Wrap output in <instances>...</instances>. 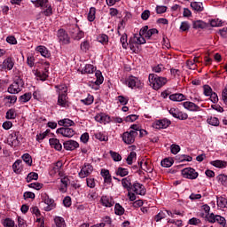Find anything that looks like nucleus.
Here are the masks:
<instances>
[{
	"mask_svg": "<svg viewBox=\"0 0 227 227\" xmlns=\"http://www.w3.org/2000/svg\"><path fill=\"white\" fill-rule=\"evenodd\" d=\"M149 82L153 90H160L168 82V78L160 77L155 74H149Z\"/></svg>",
	"mask_w": 227,
	"mask_h": 227,
	"instance_id": "nucleus-1",
	"label": "nucleus"
},
{
	"mask_svg": "<svg viewBox=\"0 0 227 227\" xmlns=\"http://www.w3.org/2000/svg\"><path fill=\"white\" fill-rule=\"evenodd\" d=\"M137 132L134 130L126 131L122 134V141L125 145H134Z\"/></svg>",
	"mask_w": 227,
	"mask_h": 227,
	"instance_id": "nucleus-2",
	"label": "nucleus"
},
{
	"mask_svg": "<svg viewBox=\"0 0 227 227\" xmlns=\"http://www.w3.org/2000/svg\"><path fill=\"white\" fill-rule=\"evenodd\" d=\"M182 175L184 178H188L189 180H196L198 178L199 174L196 172V169L192 168H186L182 170Z\"/></svg>",
	"mask_w": 227,
	"mask_h": 227,
	"instance_id": "nucleus-3",
	"label": "nucleus"
},
{
	"mask_svg": "<svg viewBox=\"0 0 227 227\" xmlns=\"http://www.w3.org/2000/svg\"><path fill=\"white\" fill-rule=\"evenodd\" d=\"M42 199L45 205H47V207H44L45 212H51V210H54V208H56V203H54V200L51 199L49 195L43 193L42 194Z\"/></svg>",
	"mask_w": 227,
	"mask_h": 227,
	"instance_id": "nucleus-4",
	"label": "nucleus"
},
{
	"mask_svg": "<svg viewBox=\"0 0 227 227\" xmlns=\"http://www.w3.org/2000/svg\"><path fill=\"white\" fill-rule=\"evenodd\" d=\"M58 38L59 43H61L62 45H68V43H70V36H68V34L63 28L59 29Z\"/></svg>",
	"mask_w": 227,
	"mask_h": 227,
	"instance_id": "nucleus-5",
	"label": "nucleus"
},
{
	"mask_svg": "<svg viewBox=\"0 0 227 227\" xmlns=\"http://www.w3.org/2000/svg\"><path fill=\"white\" fill-rule=\"evenodd\" d=\"M126 83L131 90H134V88H141V80L136 76H129L126 80Z\"/></svg>",
	"mask_w": 227,
	"mask_h": 227,
	"instance_id": "nucleus-6",
	"label": "nucleus"
},
{
	"mask_svg": "<svg viewBox=\"0 0 227 227\" xmlns=\"http://www.w3.org/2000/svg\"><path fill=\"white\" fill-rule=\"evenodd\" d=\"M57 134H60L63 137H74L75 130L72 128H59L57 129Z\"/></svg>",
	"mask_w": 227,
	"mask_h": 227,
	"instance_id": "nucleus-7",
	"label": "nucleus"
},
{
	"mask_svg": "<svg viewBox=\"0 0 227 227\" xmlns=\"http://www.w3.org/2000/svg\"><path fill=\"white\" fill-rule=\"evenodd\" d=\"M131 191L135 192V194H138L140 196H145L146 194V189L145 186L139 183H135L131 185Z\"/></svg>",
	"mask_w": 227,
	"mask_h": 227,
	"instance_id": "nucleus-8",
	"label": "nucleus"
},
{
	"mask_svg": "<svg viewBox=\"0 0 227 227\" xmlns=\"http://www.w3.org/2000/svg\"><path fill=\"white\" fill-rule=\"evenodd\" d=\"M93 173V166L91 164L84 165L81 171L79 172L80 178H86V176H90Z\"/></svg>",
	"mask_w": 227,
	"mask_h": 227,
	"instance_id": "nucleus-9",
	"label": "nucleus"
},
{
	"mask_svg": "<svg viewBox=\"0 0 227 227\" xmlns=\"http://www.w3.org/2000/svg\"><path fill=\"white\" fill-rule=\"evenodd\" d=\"M170 125H171V121H169L168 119H162V120L156 121L153 123V128L154 129H168V127H169Z\"/></svg>",
	"mask_w": 227,
	"mask_h": 227,
	"instance_id": "nucleus-10",
	"label": "nucleus"
},
{
	"mask_svg": "<svg viewBox=\"0 0 227 227\" xmlns=\"http://www.w3.org/2000/svg\"><path fill=\"white\" fill-rule=\"evenodd\" d=\"M63 146L65 150L73 152V150L79 148V143H77L75 140H67L63 143Z\"/></svg>",
	"mask_w": 227,
	"mask_h": 227,
	"instance_id": "nucleus-11",
	"label": "nucleus"
},
{
	"mask_svg": "<svg viewBox=\"0 0 227 227\" xmlns=\"http://www.w3.org/2000/svg\"><path fill=\"white\" fill-rule=\"evenodd\" d=\"M15 63L12 58H7L4 60L3 64L0 65L1 70H12Z\"/></svg>",
	"mask_w": 227,
	"mask_h": 227,
	"instance_id": "nucleus-12",
	"label": "nucleus"
},
{
	"mask_svg": "<svg viewBox=\"0 0 227 227\" xmlns=\"http://www.w3.org/2000/svg\"><path fill=\"white\" fill-rule=\"evenodd\" d=\"M95 120L98 123H104V125H106V123H109V121H111V117L104 113H101L95 116Z\"/></svg>",
	"mask_w": 227,
	"mask_h": 227,
	"instance_id": "nucleus-13",
	"label": "nucleus"
},
{
	"mask_svg": "<svg viewBox=\"0 0 227 227\" xmlns=\"http://www.w3.org/2000/svg\"><path fill=\"white\" fill-rule=\"evenodd\" d=\"M67 98V93L59 92L58 106H60V107H68V100Z\"/></svg>",
	"mask_w": 227,
	"mask_h": 227,
	"instance_id": "nucleus-14",
	"label": "nucleus"
},
{
	"mask_svg": "<svg viewBox=\"0 0 227 227\" xmlns=\"http://www.w3.org/2000/svg\"><path fill=\"white\" fill-rule=\"evenodd\" d=\"M49 143H50L51 148H54L55 150H58V152H61V150H63V145L59 142V139H58V138H50Z\"/></svg>",
	"mask_w": 227,
	"mask_h": 227,
	"instance_id": "nucleus-15",
	"label": "nucleus"
},
{
	"mask_svg": "<svg viewBox=\"0 0 227 227\" xmlns=\"http://www.w3.org/2000/svg\"><path fill=\"white\" fill-rule=\"evenodd\" d=\"M100 201L103 207H111L114 205V200L107 196H102Z\"/></svg>",
	"mask_w": 227,
	"mask_h": 227,
	"instance_id": "nucleus-16",
	"label": "nucleus"
},
{
	"mask_svg": "<svg viewBox=\"0 0 227 227\" xmlns=\"http://www.w3.org/2000/svg\"><path fill=\"white\" fill-rule=\"evenodd\" d=\"M183 106L184 109H187L188 111H200V107L198 106V105L191 101H186L183 103Z\"/></svg>",
	"mask_w": 227,
	"mask_h": 227,
	"instance_id": "nucleus-17",
	"label": "nucleus"
},
{
	"mask_svg": "<svg viewBox=\"0 0 227 227\" xmlns=\"http://www.w3.org/2000/svg\"><path fill=\"white\" fill-rule=\"evenodd\" d=\"M101 176H103L105 184H111V182H113V178L111 177L109 170L106 168L101 169Z\"/></svg>",
	"mask_w": 227,
	"mask_h": 227,
	"instance_id": "nucleus-18",
	"label": "nucleus"
},
{
	"mask_svg": "<svg viewBox=\"0 0 227 227\" xmlns=\"http://www.w3.org/2000/svg\"><path fill=\"white\" fill-rule=\"evenodd\" d=\"M122 187L124 189H127L128 192L132 191V183L130 180V176H127L125 178H122L121 180Z\"/></svg>",
	"mask_w": 227,
	"mask_h": 227,
	"instance_id": "nucleus-19",
	"label": "nucleus"
},
{
	"mask_svg": "<svg viewBox=\"0 0 227 227\" xmlns=\"http://www.w3.org/2000/svg\"><path fill=\"white\" fill-rule=\"evenodd\" d=\"M59 125H60V127H63V128H70V127H74V125H75V122H74V121L70 119H63L59 121Z\"/></svg>",
	"mask_w": 227,
	"mask_h": 227,
	"instance_id": "nucleus-20",
	"label": "nucleus"
},
{
	"mask_svg": "<svg viewBox=\"0 0 227 227\" xmlns=\"http://www.w3.org/2000/svg\"><path fill=\"white\" fill-rule=\"evenodd\" d=\"M8 93L11 95H17V93H20L22 91L20 87L17 86V83L12 82L7 89Z\"/></svg>",
	"mask_w": 227,
	"mask_h": 227,
	"instance_id": "nucleus-21",
	"label": "nucleus"
},
{
	"mask_svg": "<svg viewBox=\"0 0 227 227\" xmlns=\"http://www.w3.org/2000/svg\"><path fill=\"white\" fill-rule=\"evenodd\" d=\"M37 52H40L41 56L43 58H51V53L49 52V50L45 46H37L36 47Z\"/></svg>",
	"mask_w": 227,
	"mask_h": 227,
	"instance_id": "nucleus-22",
	"label": "nucleus"
},
{
	"mask_svg": "<svg viewBox=\"0 0 227 227\" xmlns=\"http://www.w3.org/2000/svg\"><path fill=\"white\" fill-rule=\"evenodd\" d=\"M169 98L173 102H182L183 100H185V96L184 94L176 93V94H171L169 96Z\"/></svg>",
	"mask_w": 227,
	"mask_h": 227,
	"instance_id": "nucleus-23",
	"label": "nucleus"
},
{
	"mask_svg": "<svg viewBox=\"0 0 227 227\" xmlns=\"http://www.w3.org/2000/svg\"><path fill=\"white\" fill-rule=\"evenodd\" d=\"M211 166H214L215 168H220L223 169V168H226L227 162L221 160H213L210 162Z\"/></svg>",
	"mask_w": 227,
	"mask_h": 227,
	"instance_id": "nucleus-24",
	"label": "nucleus"
},
{
	"mask_svg": "<svg viewBox=\"0 0 227 227\" xmlns=\"http://www.w3.org/2000/svg\"><path fill=\"white\" fill-rule=\"evenodd\" d=\"M32 97H33V94H31V92H27V93L21 95L19 98V100L21 104H26V102H29L31 100Z\"/></svg>",
	"mask_w": 227,
	"mask_h": 227,
	"instance_id": "nucleus-25",
	"label": "nucleus"
},
{
	"mask_svg": "<svg viewBox=\"0 0 227 227\" xmlns=\"http://www.w3.org/2000/svg\"><path fill=\"white\" fill-rule=\"evenodd\" d=\"M191 7L195 12H203V10H204L203 3H200V2H192L191 3Z\"/></svg>",
	"mask_w": 227,
	"mask_h": 227,
	"instance_id": "nucleus-26",
	"label": "nucleus"
},
{
	"mask_svg": "<svg viewBox=\"0 0 227 227\" xmlns=\"http://www.w3.org/2000/svg\"><path fill=\"white\" fill-rule=\"evenodd\" d=\"M216 180L218 184L223 185V187H227V176L223 174H220L216 176Z\"/></svg>",
	"mask_w": 227,
	"mask_h": 227,
	"instance_id": "nucleus-27",
	"label": "nucleus"
},
{
	"mask_svg": "<svg viewBox=\"0 0 227 227\" xmlns=\"http://www.w3.org/2000/svg\"><path fill=\"white\" fill-rule=\"evenodd\" d=\"M193 29H205L207 27V23L202 20L193 21L192 23Z\"/></svg>",
	"mask_w": 227,
	"mask_h": 227,
	"instance_id": "nucleus-28",
	"label": "nucleus"
},
{
	"mask_svg": "<svg viewBox=\"0 0 227 227\" xmlns=\"http://www.w3.org/2000/svg\"><path fill=\"white\" fill-rule=\"evenodd\" d=\"M217 207L220 208H227V199L223 197H217Z\"/></svg>",
	"mask_w": 227,
	"mask_h": 227,
	"instance_id": "nucleus-29",
	"label": "nucleus"
},
{
	"mask_svg": "<svg viewBox=\"0 0 227 227\" xmlns=\"http://www.w3.org/2000/svg\"><path fill=\"white\" fill-rule=\"evenodd\" d=\"M54 223L57 227H67V223H65V219L60 216H56L54 218Z\"/></svg>",
	"mask_w": 227,
	"mask_h": 227,
	"instance_id": "nucleus-30",
	"label": "nucleus"
},
{
	"mask_svg": "<svg viewBox=\"0 0 227 227\" xmlns=\"http://www.w3.org/2000/svg\"><path fill=\"white\" fill-rule=\"evenodd\" d=\"M11 137L12 140L9 141L10 146H19L20 141H19V137L17 136V133H14V135H11Z\"/></svg>",
	"mask_w": 227,
	"mask_h": 227,
	"instance_id": "nucleus-31",
	"label": "nucleus"
},
{
	"mask_svg": "<svg viewBox=\"0 0 227 227\" xmlns=\"http://www.w3.org/2000/svg\"><path fill=\"white\" fill-rule=\"evenodd\" d=\"M198 59L196 58L193 59V60H187L186 61V67H188V68L190 70H196V63H198Z\"/></svg>",
	"mask_w": 227,
	"mask_h": 227,
	"instance_id": "nucleus-32",
	"label": "nucleus"
},
{
	"mask_svg": "<svg viewBox=\"0 0 227 227\" xmlns=\"http://www.w3.org/2000/svg\"><path fill=\"white\" fill-rule=\"evenodd\" d=\"M96 13H97V9H95V7H91L88 13V20L90 22H93V20H95Z\"/></svg>",
	"mask_w": 227,
	"mask_h": 227,
	"instance_id": "nucleus-33",
	"label": "nucleus"
},
{
	"mask_svg": "<svg viewBox=\"0 0 227 227\" xmlns=\"http://www.w3.org/2000/svg\"><path fill=\"white\" fill-rule=\"evenodd\" d=\"M13 83L18 86L22 90V88H24V80L20 78V76H15Z\"/></svg>",
	"mask_w": 227,
	"mask_h": 227,
	"instance_id": "nucleus-34",
	"label": "nucleus"
},
{
	"mask_svg": "<svg viewBox=\"0 0 227 227\" xmlns=\"http://www.w3.org/2000/svg\"><path fill=\"white\" fill-rule=\"evenodd\" d=\"M128 45H129V49L132 51V52H136V51H137L138 44L134 38L129 39Z\"/></svg>",
	"mask_w": 227,
	"mask_h": 227,
	"instance_id": "nucleus-35",
	"label": "nucleus"
},
{
	"mask_svg": "<svg viewBox=\"0 0 227 227\" xmlns=\"http://www.w3.org/2000/svg\"><path fill=\"white\" fill-rule=\"evenodd\" d=\"M173 160H170L169 158H165L161 160L160 164L162 168H171L173 166Z\"/></svg>",
	"mask_w": 227,
	"mask_h": 227,
	"instance_id": "nucleus-36",
	"label": "nucleus"
},
{
	"mask_svg": "<svg viewBox=\"0 0 227 227\" xmlns=\"http://www.w3.org/2000/svg\"><path fill=\"white\" fill-rule=\"evenodd\" d=\"M116 175L118 176H127V175H129V170L127 168H123L121 167H119L116 170Z\"/></svg>",
	"mask_w": 227,
	"mask_h": 227,
	"instance_id": "nucleus-37",
	"label": "nucleus"
},
{
	"mask_svg": "<svg viewBox=\"0 0 227 227\" xmlns=\"http://www.w3.org/2000/svg\"><path fill=\"white\" fill-rule=\"evenodd\" d=\"M93 72H95V67L91 64H87L82 71V74H93Z\"/></svg>",
	"mask_w": 227,
	"mask_h": 227,
	"instance_id": "nucleus-38",
	"label": "nucleus"
},
{
	"mask_svg": "<svg viewBox=\"0 0 227 227\" xmlns=\"http://www.w3.org/2000/svg\"><path fill=\"white\" fill-rule=\"evenodd\" d=\"M114 210L116 215H123V214H125V208H123V207L119 203L115 204Z\"/></svg>",
	"mask_w": 227,
	"mask_h": 227,
	"instance_id": "nucleus-39",
	"label": "nucleus"
},
{
	"mask_svg": "<svg viewBox=\"0 0 227 227\" xmlns=\"http://www.w3.org/2000/svg\"><path fill=\"white\" fill-rule=\"evenodd\" d=\"M21 159L24 160V162H26V164H27V166H32L33 159L29 153L23 154Z\"/></svg>",
	"mask_w": 227,
	"mask_h": 227,
	"instance_id": "nucleus-40",
	"label": "nucleus"
},
{
	"mask_svg": "<svg viewBox=\"0 0 227 227\" xmlns=\"http://www.w3.org/2000/svg\"><path fill=\"white\" fill-rule=\"evenodd\" d=\"M208 125H212L213 127H218L219 125V119L217 117H210L207 120Z\"/></svg>",
	"mask_w": 227,
	"mask_h": 227,
	"instance_id": "nucleus-41",
	"label": "nucleus"
},
{
	"mask_svg": "<svg viewBox=\"0 0 227 227\" xmlns=\"http://www.w3.org/2000/svg\"><path fill=\"white\" fill-rule=\"evenodd\" d=\"M153 35H159V30L157 28H152L147 31V34H145V38H147V40H150Z\"/></svg>",
	"mask_w": 227,
	"mask_h": 227,
	"instance_id": "nucleus-42",
	"label": "nucleus"
},
{
	"mask_svg": "<svg viewBox=\"0 0 227 227\" xmlns=\"http://www.w3.org/2000/svg\"><path fill=\"white\" fill-rule=\"evenodd\" d=\"M95 75L97 77L95 84H97L98 86L102 84V82H104V76H102V72L97 71Z\"/></svg>",
	"mask_w": 227,
	"mask_h": 227,
	"instance_id": "nucleus-43",
	"label": "nucleus"
},
{
	"mask_svg": "<svg viewBox=\"0 0 227 227\" xmlns=\"http://www.w3.org/2000/svg\"><path fill=\"white\" fill-rule=\"evenodd\" d=\"M109 153L114 162H120V160H121V155H120V153L114 151H110Z\"/></svg>",
	"mask_w": 227,
	"mask_h": 227,
	"instance_id": "nucleus-44",
	"label": "nucleus"
},
{
	"mask_svg": "<svg viewBox=\"0 0 227 227\" xmlns=\"http://www.w3.org/2000/svg\"><path fill=\"white\" fill-rule=\"evenodd\" d=\"M32 180H38V173L30 172L27 176V182L29 184Z\"/></svg>",
	"mask_w": 227,
	"mask_h": 227,
	"instance_id": "nucleus-45",
	"label": "nucleus"
},
{
	"mask_svg": "<svg viewBox=\"0 0 227 227\" xmlns=\"http://www.w3.org/2000/svg\"><path fill=\"white\" fill-rule=\"evenodd\" d=\"M16 116L15 110L10 109L7 111L5 118L7 120H15Z\"/></svg>",
	"mask_w": 227,
	"mask_h": 227,
	"instance_id": "nucleus-46",
	"label": "nucleus"
},
{
	"mask_svg": "<svg viewBox=\"0 0 227 227\" xmlns=\"http://www.w3.org/2000/svg\"><path fill=\"white\" fill-rule=\"evenodd\" d=\"M210 26L212 27H221V26H223V20H220L219 19L211 20Z\"/></svg>",
	"mask_w": 227,
	"mask_h": 227,
	"instance_id": "nucleus-47",
	"label": "nucleus"
},
{
	"mask_svg": "<svg viewBox=\"0 0 227 227\" xmlns=\"http://www.w3.org/2000/svg\"><path fill=\"white\" fill-rule=\"evenodd\" d=\"M47 3H49V0H36L35 1V6L36 8H45L48 4Z\"/></svg>",
	"mask_w": 227,
	"mask_h": 227,
	"instance_id": "nucleus-48",
	"label": "nucleus"
},
{
	"mask_svg": "<svg viewBox=\"0 0 227 227\" xmlns=\"http://www.w3.org/2000/svg\"><path fill=\"white\" fill-rule=\"evenodd\" d=\"M80 49L83 52H87V51H90V42L89 41L82 42L80 45Z\"/></svg>",
	"mask_w": 227,
	"mask_h": 227,
	"instance_id": "nucleus-49",
	"label": "nucleus"
},
{
	"mask_svg": "<svg viewBox=\"0 0 227 227\" xmlns=\"http://www.w3.org/2000/svg\"><path fill=\"white\" fill-rule=\"evenodd\" d=\"M28 187L30 189H35V191H40L43 187V184L41 183H31L28 184Z\"/></svg>",
	"mask_w": 227,
	"mask_h": 227,
	"instance_id": "nucleus-50",
	"label": "nucleus"
},
{
	"mask_svg": "<svg viewBox=\"0 0 227 227\" xmlns=\"http://www.w3.org/2000/svg\"><path fill=\"white\" fill-rule=\"evenodd\" d=\"M164 218H166V213L163 211H160L156 215H154V221H156V223L162 221Z\"/></svg>",
	"mask_w": 227,
	"mask_h": 227,
	"instance_id": "nucleus-51",
	"label": "nucleus"
},
{
	"mask_svg": "<svg viewBox=\"0 0 227 227\" xmlns=\"http://www.w3.org/2000/svg\"><path fill=\"white\" fill-rule=\"evenodd\" d=\"M203 90H204V95L206 97H210L214 92L212 91V87L209 85H204L203 86Z\"/></svg>",
	"mask_w": 227,
	"mask_h": 227,
	"instance_id": "nucleus-52",
	"label": "nucleus"
},
{
	"mask_svg": "<svg viewBox=\"0 0 227 227\" xmlns=\"http://www.w3.org/2000/svg\"><path fill=\"white\" fill-rule=\"evenodd\" d=\"M93 100H94L93 96L89 95V96L87 97V98H85V99H81V102H82V104H84L85 106H91V103L93 102Z\"/></svg>",
	"mask_w": 227,
	"mask_h": 227,
	"instance_id": "nucleus-53",
	"label": "nucleus"
},
{
	"mask_svg": "<svg viewBox=\"0 0 227 227\" xmlns=\"http://www.w3.org/2000/svg\"><path fill=\"white\" fill-rule=\"evenodd\" d=\"M121 43L123 49H127L129 47V43L127 42V34H123L121 36Z\"/></svg>",
	"mask_w": 227,
	"mask_h": 227,
	"instance_id": "nucleus-54",
	"label": "nucleus"
},
{
	"mask_svg": "<svg viewBox=\"0 0 227 227\" xmlns=\"http://www.w3.org/2000/svg\"><path fill=\"white\" fill-rule=\"evenodd\" d=\"M144 35H139V37L137 36H134L133 39L136 40L137 45H143L145 43H146V39H145V37H143Z\"/></svg>",
	"mask_w": 227,
	"mask_h": 227,
	"instance_id": "nucleus-55",
	"label": "nucleus"
},
{
	"mask_svg": "<svg viewBox=\"0 0 227 227\" xmlns=\"http://www.w3.org/2000/svg\"><path fill=\"white\" fill-rule=\"evenodd\" d=\"M176 118H177V120H187V118H189V115L178 110Z\"/></svg>",
	"mask_w": 227,
	"mask_h": 227,
	"instance_id": "nucleus-56",
	"label": "nucleus"
},
{
	"mask_svg": "<svg viewBox=\"0 0 227 227\" xmlns=\"http://www.w3.org/2000/svg\"><path fill=\"white\" fill-rule=\"evenodd\" d=\"M117 100L120 102L121 106H127V104H129V98L124 96L117 97Z\"/></svg>",
	"mask_w": 227,
	"mask_h": 227,
	"instance_id": "nucleus-57",
	"label": "nucleus"
},
{
	"mask_svg": "<svg viewBox=\"0 0 227 227\" xmlns=\"http://www.w3.org/2000/svg\"><path fill=\"white\" fill-rule=\"evenodd\" d=\"M44 8H46V10L42 12L43 15H45V17H51V15H52V7L48 4Z\"/></svg>",
	"mask_w": 227,
	"mask_h": 227,
	"instance_id": "nucleus-58",
	"label": "nucleus"
},
{
	"mask_svg": "<svg viewBox=\"0 0 227 227\" xmlns=\"http://www.w3.org/2000/svg\"><path fill=\"white\" fill-rule=\"evenodd\" d=\"M4 227H17L15 226V222L10 218H6L4 222Z\"/></svg>",
	"mask_w": 227,
	"mask_h": 227,
	"instance_id": "nucleus-59",
	"label": "nucleus"
},
{
	"mask_svg": "<svg viewBox=\"0 0 227 227\" xmlns=\"http://www.w3.org/2000/svg\"><path fill=\"white\" fill-rule=\"evenodd\" d=\"M136 152H131L129 155H128L126 161L129 166H132V160H134V157H136Z\"/></svg>",
	"mask_w": 227,
	"mask_h": 227,
	"instance_id": "nucleus-60",
	"label": "nucleus"
},
{
	"mask_svg": "<svg viewBox=\"0 0 227 227\" xmlns=\"http://www.w3.org/2000/svg\"><path fill=\"white\" fill-rule=\"evenodd\" d=\"M170 152L171 153H173V155H176V153H178V152H180V145H172L170 146Z\"/></svg>",
	"mask_w": 227,
	"mask_h": 227,
	"instance_id": "nucleus-61",
	"label": "nucleus"
},
{
	"mask_svg": "<svg viewBox=\"0 0 227 227\" xmlns=\"http://www.w3.org/2000/svg\"><path fill=\"white\" fill-rule=\"evenodd\" d=\"M181 31H189L191 29V25H189V22L183 21L180 26Z\"/></svg>",
	"mask_w": 227,
	"mask_h": 227,
	"instance_id": "nucleus-62",
	"label": "nucleus"
},
{
	"mask_svg": "<svg viewBox=\"0 0 227 227\" xmlns=\"http://www.w3.org/2000/svg\"><path fill=\"white\" fill-rule=\"evenodd\" d=\"M74 40L79 41L82 38H84V32L78 30L76 34L73 35Z\"/></svg>",
	"mask_w": 227,
	"mask_h": 227,
	"instance_id": "nucleus-63",
	"label": "nucleus"
},
{
	"mask_svg": "<svg viewBox=\"0 0 227 227\" xmlns=\"http://www.w3.org/2000/svg\"><path fill=\"white\" fill-rule=\"evenodd\" d=\"M96 139H98L99 141H107L108 137L102 134L101 132L95 134Z\"/></svg>",
	"mask_w": 227,
	"mask_h": 227,
	"instance_id": "nucleus-64",
	"label": "nucleus"
}]
</instances>
